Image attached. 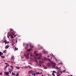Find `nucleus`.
Here are the masks:
<instances>
[{"label": "nucleus", "instance_id": "1", "mask_svg": "<svg viewBox=\"0 0 76 76\" xmlns=\"http://www.w3.org/2000/svg\"><path fill=\"white\" fill-rule=\"evenodd\" d=\"M10 32H8L7 37L8 38H9V37H10L11 36V38H13V36L12 35H14V37H15L17 35V34L15 35V34H16V32L14 31L13 30V29L11 28L10 29Z\"/></svg>", "mask_w": 76, "mask_h": 76}, {"label": "nucleus", "instance_id": "2", "mask_svg": "<svg viewBox=\"0 0 76 76\" xmlns=\"http://www.w3.org/2000/svg\"><path fill=\"white\" fill-rule=\"evenodd\" d=\"M24 56H25L26 58H29V53H28L26 52L24 54Z\"/></svg>", "mask_w": 76, "mask_h": 76}, {"label": "nucleus", "instance_id": "3", "mask_svg": "<svg viewBox=\"0 0 76 76\" xmlns=\"http://www.w3.org/2000/svg\"><path fill=\"white\" fill-rule=\"evenodd\" d=\"M11 60L12 63H14V64H15V63L14 62V61H15V58H14V56H12L11 57Z\"/></svg>", "mask_w": 76, "mask_h": 76}, {"label": "nucleus", "instance_id": "4", "mask_svg": "<svg viewBox=\"0 0 76 76\" xmlns=\"http://www.w3.org/2000/svg\"><path fill=\"white\" fill-rule=\"evenodd\" d=\"M35 55L36 56H39L37 57V59H41V57H42V56H41V54H40L38 55L37 54H36Z\"/></svg>", "mask_w": 76, "mask_h": 76}, {"label": "nucleus", "instance_id": "5", "mask_svg": "<svg viewBox=\"0 0 76 76\" xmlns=\"http://www.w3.org/2000/svg\"><path fill=\"white\" fill-rule=\"evenodd\" d=\"M10 67L11 68V69H10V68H9L8 69V70H10L9 71V73H11V72H12V71L13 69V67L12 66H10Z\"/></svg>", "mask_w": 76, "mask_h": 76}, {"label": "nucleus", "instance_id": "6", "mask_svg": "<svg viewBox=\"0 0 76 76\" xmlns=\"http://www.w3.org/2000/svg\"><path fill=\"white\" fill-rule=\"evenodd\" d=\"M47 67H50V66H51V64L49 63H48L47 64Z\"/></svg>", "mask_w": 76, "mask_h": 76}, {"label": "nucleus", "instance_id": "7", "mask_svg": "<svg viewBox=\"0 0 76 76\" xmlns=\"http://www.w3.org/2000/svg\"><path fill=\"white\" fill-rule=\"evenodd\" d=\"M4 73L6 75H8L9 74V72H5Z\"/></svg>", "mask_w": 76, "mask_h": 76}, {"label": "nucleus", "instance_id": "8", "mask_svg": "<svg viewBox=\"0 0 76 76\" xmlns=\"http://www.w3.org/2000/svg\"><path fill=\"white\" fill-rule=\"evenodd\" d=\"M9 47V45H7L5 46V49H7Z\"/></svg>", "mask_w": 76, "mask_h": 76}, {"label": "nucleus", "instance_id": "9", "mask_svg": "<svg viewBox=\"0 0 76 76\" xmlns=\"http://www.w3.org/2000/svg\"><path fill=\"white\" fill-rule=\"evenodd\" d=\"M15 68L17 69H20V67L16 66L15 67Z\"/></svg>", "mask_w": 76, "mask_h": 76}, {"label": "nucleus", "instance_id": "10", "mask_svg": "<svg viewBox=\"0 0 76 76\" xmlns=\"http://www.w3.org/2000/svg\"><path fill=\"white\" fill-rule=\"evenodd\" d=\"M18 39L17 38H15V42L16 44L18 42Z\"/></svg>", "mask_w": 76, "mask_h": 76}, {"label": "nucleus", "instance_id": "11", "mask_svg": "<svg viewBox=\"0 0 76 76\" xmlns=\"http://www.w3.org/2000/svg\"><path fill=\"white\" fill-rule=\"evenodd\" d=\"M52 67H53V68H55V67H56V65L54 64H53L52 65Z\"/></svg>", "mask_w": 76, "mask_h": 76}, {"label": "nucleus", "instance_id": "12", "mask_svg": "<svg viewBox=\"0 0 76 76\" xmlns=\"http://www.w3.org/2000/svg\"><path fill=\"white\" fill-rule=\"evenodd\" d=\"M56 69H58L60 71H61V70L60 69H59V68H58V67H57L56 68Z\"/></svg>", "mask_w": 76, "mask_h": 76}, {"label": "nucleus", "instance_id": "13", "mask_svg": "<svg viewBox=\"0 0 76 76\" xmlns=\"http://www.w3.org/2000/svg\"><path fill=\"white\" fill-rule=\"evenodd\" d=\"M1 55H3V53L0 51V56H1Z\"/></svg>", "mask_w": 76, "mask_h": 76}, {"label": "nucleus", "instance_id": "14", "mask_svg": "<svg viewBox=\"0 0 76 76\" xmlns=\"http://www.w3.org/2000/svg\"><path fill=\"white\" fill-rule=\"evenodd\" d=\"M43 67L44 68V69H47V67H46V66H43Z\"/></svg>", "mask_w": 76, "mask_h": 76}, {"label": "nucleus", "instance_id": "15", "mask_svg": "<svg viewBox=\"0 0 76 76\" xmlns=\"http://www.w3.org/2000/svg\"><path fill=\"white\" fill-rule=\"evenodd\" d=\"M8 66L7 65H6V66L4 67V70H5L6 69V68H7Z\"/></svg>", "mask_w": 76, "mask_h": 76}, {"label": "nucleus", "instance_id": "16", "mask_svg": "<svg viewBox=\"0 0 76 76\" xmlns=\"http://www.w3.org/2000/svg\"><path fill=\"white\" fill-rule=\"evenodd\" d=\"M6 41H7L5 39L2 42V43H4V42H5Z\"/></svg>", "mask_w": 76, "mask_h": 76}, {"label": "nucleus", "instance_id": "17", "mask_svg": "<svg viewBox=\"0 0 76 76\" xmlns=\"http://www.w3.org/2000/svg\"><path fill=\"white\" fill-rule=\"evenodd\" d=\"M12 75H14V76H15V75H16V74H15V73H13V72H12Z\"/></svg>", "mask_w": 76, "mask_h": 76}, {"label": "nucleus", "instance_id": "18", "mask_svg": "<svg viewBox=\"0 0 76 76\" xmlns=\"http://www.w3.org/2000/svg\"><path fill=\"white\" fill-rule=\"evenodd\" d=\"M44 54H47L48 53V52L47 51H45L44 52Z\"/></svg>", "mask_w": 76, "mask_h": 76}, {"label": "nucleus", "instance_id": "19", "mask_svg": "<svg viewBox=\"0 0 76 76\" xmlns=\"http://www.w3.org/2000/svg\"><path fill=\"white\" fill-rule=\"evenodd\" d=\"M31 50V49H29L28 50H27V51H30Z\"/></svg>", "mask_w": 76, "mask_h": 76}, {"label": "nucleus", "instance_id": "20", "mask_svg": "<svg viewBox=\"0 0 76 76\" xmlns=\"http://www.w3.org/2000/svg\"><path fill=\"white\" fill-rule=\"evenodd\" d=\"M18 50V48H16V47H15V50Z\"/></svg>", "mask_w": 76, "mask_h": 76}, {"label": "nucleus", "instance_id": "21", "mask_svg": "<svg viewBox=\"0 0 76 76\" xmlns=\"http://www.w3.org/2000/svg\"><path fill=\"white\" fill-rule=\"evenodd\" d=\"M26 46L27 47H29V44H28V43H26Z\"/></svg>", "mask_w": 76, "mask_h": 76}, {"label": "nucleus", "instance_id": "22", "mask_svg": "<svg viewBox=\"0 0 76 76\" xmlns=\"http://www.w3.org/2000/svg\"><path fill=\"white\" fill-rule=\"evenodd\" d=\"M1 57H2V58H5V57H4V56H1Z\"/></svg>", "mask_w": 76, "mask_h": 76}, {"label": "nucleus", "instance_id": "23", "mask_svg": "<svg viewBox=\"0 0 76 76\" xmlns=\"http://www.w3.org/2000/svg\"><path fill=\"white\" fill-rule=\"evenodd\" d=\"M30 47L31 48H34V46L31 45H30Z\"/></svg>", "mask_w": 76, "mask_h": 76}, {"label": "nucleus", "instance_id": "24", "mask_svg": "<svg viewBox=\"0 0 76 76\" xmlns=\"http://www.w3.org/2000/svg\"><path fill=\"white\" fill-rule=\"evenodd\" d=\"M31 74L33 76H35L36 75L35 74H34V73H32Z\"/></svg>", "mask_w": 76, "mask_h": 76}, {"label": "nucleus", "instance_id": "25", "mask_svg": "<svg viewBox=\"0 0 76 76\" xmlns=\"http://www.w3.org/2000/svg\"><path fill=\"white\" fill-rule=\"evenodd\" d=\"M48 61H51V59L49 58H48Z\"/></svg>", "mask_w": 76, "mask_h": 76}, {"label": "nucleus", "instance_id": "26", "mask_svg": "<svg viewBox=\"0 0 76 76\" xmlns=\"http://www.w3.org/2000/svg\"><path fill=\"white\" fill-rule=\"evenodd\" d=\"M36 74H37V75H40V73H39V72H38L36 73Z\"/></svg>", "mask_w": 76, "mask_h": 76}, {"label": "nucleus", "instance_id": "27", "mask_svg": "<svg viewBox=\"0 0 76 76\" xmlns=\"http://www.w3.org/2000/svg\"><path fill=\"white\" fill-rule=\"evenodd\" d=\"M25 49H28V46H26V48H25Z\"/></svg>", "mask_w": 76, "mask_h": 76}, {"label": "nucleus", "instance_id": "28", "mask_svg": "<svg viewBox=\"0 0 76 76\" xmlns=\"http://www.w3.org/2000/svg\"><path fill=\"white\" fill-rule=\"evenodd\" d=\"M52 75H53V76H55V74H54V73H53L52 74Z\"/></svg>", "mask_w": 76, "mask_h": 76}, {"label": "nucleus", "instance_id": "29", "mask_svg": "<svg viewBox=\"0 0 76 76\" xmlns=\"http://www.w3.org/2000/svg\"><path fill=\"white\" fill-rule=\"evenodd\" d=\"M53 73H57V72L55 71H53Z\"/></svg>", "mask_w": 76, "mask_h": 76}, {"label": "nucleus", "instance_id": "30", "mask_svg": "<svg viewBox=\"0 0 76 76\" xmlns=\"http://www.w3.org/2000/svg\"><path fill=\"white\" fill-rule=\"evenodd\" d=\"M19 76V74L17 73L16 75V76Z\"/></svg>", "mask_w": 76, "mask_h": 76}, {"label": "nucleus", "instance_id": "31", "mask_svg": "<svg viewBox=\"0 0 76 76\" xmlns=\"http://www.w3.org/2000/svg\"><path fill=\"white\" fill-rule=\"evenodd\" d=\"M32 72V71L31 70L28 72V73H31Z\"/></svg>", "mask_w": 76, "mask_h": 76}, {"label": "nucleus", "instance_id": "32", "mask_svg": "<svg viewBox=\"0 0 76 76\" xmlns=\"http://www.w3.org/2000/svg\"><path fill=\"white\" fill-rule=\"evenodd\" d=\"M6 53V50H4V52H3V53Z\"/></svg>", "mask_w": 76, "mask_h": 76}, {"label": "nucleus", "instance_id": "33", "mask_svg": "<svg viewBox=\"0 0 76 76\" xmlns=\"http://www.w3.org/2000/svg\"><path fill=\"white\" fill-rule=\"evenodd\" d=\"M5 42V44H7V40Z\"/></svg>", "mask_w": 76, "mask_h": 76}, {"label": "nucleus", "instance_id": "34", "mask_svg": "<svg viewBox=\"0 0 76 76\" xmlns=\"http://www.w3.org/2000/svg\"><path fill=\"white\" fill-rule=\"evenodd\" d=\"M66 70H64V71H63V72H66Z\"/></svg>", "mask_w": 76, "mask_h": 76}, {"label": "nucleus", "instance_id": "35", "mask_svg": "<svg viewBox=\"0 0 76 76\" xmlns=\"http://www.w3.org/2000/svg\"><path fill=\"white\" fill-rule=\"evenodd\" d=\"M52 57H54V55H53V54H52Z\"/></svg>", "mask_w": 76, "mask_h": 76}, {"label": "nucleus", "instance_id": "36", "mask_svg": "<svg viewBox=\"0 0 76 76\" xmlns=\"http://www.w3.org/2000/svg\"><path fill=\"white\" fill-rule=\"evenodd\" d=\"M39 63H42V62H41V61H39Z\"/></svg>", "mask_w": 76, "mask_h": 76}, {"label": "nucleus", "instance_id": "37", "mask_svg": "<svg viewBox=\"0 0 76 76\" xmlns=\"http://www.w3.org/2000/svg\"><path fill=\"white\" fill-rule=\"evenodd\" d=\"M5 64H8V63H5Z\"/></svg>", "mask_w": 76, "mask_h": 76}, {"label": "nucleus", "instance_id": "38", "mask_svg": "<svg viewBox=\"0 0 76 76\" xmlns=\"http://www.w3.org/2000/svg\"><path fill=\"white\" fill-rule=\"evenodd\" d=\"M28 67H30V68H31V66H28Z\"/></svg>", "mask_w": 76, "mask_h": 76}, {"label": "nucleus", "instance_id": "39", "mask_svg": "<svg viewBox=\"0 0 76 76\" xmlns=\"http://www.w3.org/2000/svg\"><path fill=\"white\" fill-rule=\"evenodd\" d=\"M36 53V51H34V54H35Z\"/></svg>", "mask_w": 76, "mask_h": 76}, {"label": "nucleus", "instance_id": "40", "mask_svg": "<svg viewBox=\"0 0 76 76\" xmlns=\"http://www.w3.org/2000/svg\"><path fill=\"white\" fill-rule=\"evenodd\" d=\"M45 60H47V58H45Z\"/></svg>", "mask_w": 76, "mask_h": 76}, {"label": "nucleus", "instance_id": "41", "mask_svg": "<svg viewBox=\"0 0 76 76\" xmlns=\"http://www.w3.org/2000/svg\"><path fill=\"white\" fill-rule=\"evenodd\" d=\"M3 74L2 73H0V75H2Z\"/></svg>", "mask_w": 76, "mask_h": 76}, {"label": "nucleus", "instance_id": "42", "mask_svg": "<svg viewBox=\"0 0 76 76\" xmlns=\"http://www.w3.org/2000/svg\"><path fill=\"white\" fill-rule=\"evenodd\" d=\"M58 75H59V76H60V75H61V74H59V73Z\"/></svg>", "mask_w": 76, "mask_h": 76}, {"label": "nucleus", "instance_id": "43", "mask_svg": "<svg viewBox=\"0 0 76 76\" xmlns=\"http://www.w3.org/2000/svg\"><path fill=\"white\" fill-rule=\"evenodd\" d=\"M31 57H33V56H32V55L31 54Z\"/></svg>", "mask_w": 76, "mask_h": 76}, {"label": "nucleus", "instance_id": "44", "mask_svg": "<svg viewBox=\"0 0 76 76\" xmlns=\"http://www.w3.org/2000/svg\"><path fill=\"white\" fill-rule=\"evenodd\" d=\"M9 41H8L7 42V44H9Z\"/></svg>", "mask_w": 76, "mask_h": 76}, {"label": "nucleus", "instance_id": "45", "mask_svg": "<svg viewBox=\"0 0 76 76\" xmlns=\"http://www.w3.org/2000/svg\"><path fill=\"white\" fill-rule=\"evenodd\" d=\"M23 45L24 47H25V45H24V43L23 44Z\"/></svg>", "mask_w": 76, "mask_h": 76}, {"label": "nucleus", "instance_id": "46", "mask_svg": "<svg viewBox=\"0 0 76 76\" xmlns=\"http://www.w3.org/2000/svg\"><path fill=\"white\" fill-rule=\"evenodd\" d=\"M48 57H50V56H48Z\"/></svg>", "mask_w": 76, "mask_h": 76}, {"label": "nucleus", "instance_id": "47", "mask_svg": "<svg viewBox=\"0 0 76 76\" xmlns=\"http://www.w3.org/2000/svg\"><path fill=\"white\" fill-rule=\"evenodd\" d=\"M35 61H36V62H37L38 61H36L35 60Z\"/></svg>", "mask_w": 76, "mask_h": 76}, {"label": "nucleus", "instance_id": "48", "mask_svg": "<svg viewBox=\"0 0 76 76\" xmlns=\"http://www.w3.org/2000/svg\"><path fill=\"white\" fill-rule=\"evenodd\" d=\"M12 45H14V44L13 43H12Z\"/></svg>", "mask_w": 76, "mask_h": 76}, {"label": "nucleus", "instance_id": "49", "mask_svg": "<svg viewBox=\"0 0 76 76\" xmlns=\"http://www.w3.org/2000/svg\"><path fill=\"white\" fill-rule=\"evenodd\" d=\"M60 64H61V65H62V63H61Z\"/></svg>", "mask_w": 76, "mask_h": 76}, {"label": "nucleus", "instance_id": "50", "mask_svg": "<svg viewBox=\"0 0 76 76\" xmlns=\"http://www.w3.org/2000/svg\"><path fill=\"white\" fill-rule=\"evenodd\" d=\"M40 66H41V65L40 64L39 65Z\"/></svg>", "mask_w": 76, "mask_h": 76}, {"label": "nucleus", "instance_id": "51", "mask_svg": "<svg viewBox=\"0 0 76 76\" xmlns=\"http://www.w3.org/2000/svg\"><path fill=\"white\" fill-rule=\"evenodd\" d=\"M41 76H44V75H42Z\"/></svg>", "mask_w": 76, "mask_h": 76}, {"label": "nucleus", "instance_id": "52", "mask_svg": "<svg viewBox=\"0 0 76 76\" xmlns=\"http://www.w3.org/2000/svg\"><path fill=\"white\" fill-rule=\"evenodd\" d=\"M28 64H31V63H28Z\"/></svg>", "mask_w": 76, "mask_h": 76}, {"label": "nucleus", "instance_id": "53", "mask_svg": "<svg viewBox=\"0 0 76 76\" xmlns=\"http://www.w3.org/2000/svg\"><path fill=\"white\" fill-rule=\"evenodd\" d=\"M51 59H52V58H50Z\"/></svg>", "mask_w": 76, "mask_h": 76}, {"label": "nucleus", "instance_id": "54", "mask_svg": "<svg viewBox=\"0 0 76 76\" xmlns=\"http://www.w3.org/2000/svg\"><path fill=\"white\" fill-rule=\"evenodd\" d=\"M50 56H51V54H50Z\"/></svg>", "mask_w": 76, "mask_h": 76}, {"label": "nucleus", "instance_id": "55", "mask_svg": "<svg viewBox=\"0 0 76 76\" xmlns=\"http://www.w3.org/2000/svg\"><path fill=\"white\" fill-rule=\"evenodd\" d=\"M13 43L15 44V43L14 42Z\"/></svg>", "mask_w": 76, "mask_h": 76}, {"label": "nucleus", "instance_id": "56", "mask_svg": "<svg viewBox=\"0 0 76 76\" xmlns=\"http://www.w3.org/2000/svg\"><path fill=\"white\" fill-rule=\"evenodd\" d=\"M22 69H23V68L22 67Z\"/></svg>", "mask_w": 76, "mask_h": 76}, {"label": "nucleus", "instance_id": "57", "mask_svg": "<svg viewBox=\"0 0 76 76\" xmlns=\"http://www.w3.org/2000/svg\"><path fill=\"white\" fill-rule=\"evenodd\" d=\"M61 72V73H62V72Z\"/></svg>", "mask_w": 76, "mask_h": 76}, {"label": "nucleus", "instance_id": "58", "mask_svg": "<svg viewBox=\"0 0 76 76\" xmlns=\"http://www.w3.org/2000/svg\"><path fill=\"white\" fill-rule=\"evenodd\" d=\"M29 75H30V73H28Z\"/></svg>", "mask_w": 76, "mask_h": 76}, {"label": "nucleus", "instance_id": "59", "mask_svg": "<svg viewBox=\"0 0 76 76\" xmlns=\"http://www.w3.org/2000/svg\"><path fill=\"white\" fill-rule=\"evenodd\" d=\"M29 76H31V75H30Z\"/></svg>", "mask_w": 76, "mask_h": 76}, {"label": "nucleus", "instance_id": "60", "mask_svg": "<svg viewBox=\"0 0 76 76\" xmlns=\"http://www.w3.org/2000/svg\"><path fill=\"white\" fill-rule=\"evenodd\" d=\"M59 68H60V69H61V67H59Z\"/></svg>", "mask_w": 76, "mask_h": 76}]
</instances>
